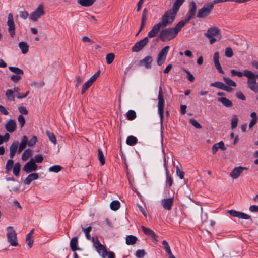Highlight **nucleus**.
<instances>
[{"label": "nucleus", "instance_id": "1", "mask_svg": "<svg viewBox=\"0 0 258 258\" xmlns=\"http://www.w3.org/2000/svg\"><path fill=\"white\" fill-rule=\"evenodd\" d=\"M185 0H175L172 8L166 11L161 18V21L155 24L148 33V37H154L159 32L161 28L165 27L173 23L180 6Z\"/></svg>", "mask_w": 258, "mask_h": 258}, {"label": "nucleus", "instance_id": "2", "mask_svg": "<svg viewBox=\"0 0 258 258\" xmlns=\"http://www.w3.org/2000/svg\"><path fill=\"white\" fill-rule=\"evenodd\" d=\"M185 25V22L181 21L174 27L166 28L162 30L159 35L160 40L163 42L169 41L174 38L178 32Z\"/></svg>", "mask_w": 258, "mask_h": 258}, {"label": "nucleus", "instance_id": "3", "mask_svg": "<svg viewBox=\"0 0 258 258\" xmlns=\"http://www.w3.org/2000/svg\"><path fill=\"white\" fill-rule=\"evenodd\" d=\"M158 99V102L157 106L158 113L160 116L161 124H162L164 118V107L165 101L163 97L162 88L161 86L159 87Z\"/></svg>", "mask_w": 258, "mask_h": 258}, {"label": "nucleus", "instance_id": "4", "mask_svg": "<svg viewBox=\"0 0 258 258\" xmlns=\"http://www.w3.org/2000/svg\"><path fill=\"white\" fill-rule=\"evenodd\" d=\"M213 7L214 6L211 2L205 4L201 9L198 10L197 15V17L203 18L207 17L212 11Z\"/></svg>", "mask_w": 258, "mask_h": 258}, {"label": "nucleus", "instance_id": "5", "mask_svg": "<svg viewBox=\"0 0 258 258\" xmlns=\"http://www.w3.org/2000/svg\"><path fill=\"white\" fill-rule=\"evenodd\" d=\"M7 237L8 242L12 246L18 245L17 233L13 227L9 226L7 228Z\"/></svg>", "mask_w": 258, "mask_h": 258}, {"label": "nucleus", "instance_id": "6", "mask_svg": "<svg viewBox=\"0 0 258 258\" xmlns=\"http://www.w3.org/2000/svg\"><path fill=\"white\" fill-rule=\"evenodd\" d=\"M9 69L15 74L12 75L11 76V80L14 82H18L22 78V76L24 74L23 71L16 67H9Z\"/></svg>", "mask_w": 258, "mask_h": 258}, {"label": "nucleus", "instance_id": "7", "mask_svg": "<svg viewBox=\"0 0 258 258\" xmlns=\"http://www.w3.org/2000/svg\"><path fill=\"white\" fill-rule=\"evenodd\" d=\"M169 49V46H166L159 52L157 59V63L158 66H161L165 61Z\"/></svg>", "mask_w": 258, "mask_h": 258}, {"label": "nucleus", "instance_id": "8", "mask_svg": "<svg viewBox=\"0 0 258 258\" xmlns=\"http://www.w3.org/2000/svg\"><path fill=\"white\" fill-rule=\"evenodd\" d=\"M149 38L150 37L148 36L136 42L132 47V51L134 52H138L141 51L149 42Z\"/></svg>", "mask_w": 258, "mask_h": 258}, {"label": "nucleus", "instance_id": "9", "mask_svg": "<svg viewBox=\"0 0 258 258\" xmlns=\"http://www.w3.org/2000/svg\"><path fill=\"white\" fill-rule=\"evenodd\" d=\"M45 13L44 10V7L42 5H39L37 8L31 13L30 15V19L35 22L38 20V19L42 15H43Z\"/></svg>", "mask_w": 258, "mask_h": 258}, {"label": "nucleus", "instance_id": "10", "mask_svg": "<svg viewBox=\"0 0 258 258\" xmlns=\"http://www.w3.org/2000/svg\"><path fill=\"white\" fill-rule=\"evenodd\" d=\"M7 24L8 26V32L10 36L13 38L15 35V25L14 22L13 16L11 13L8 14Z\"/></svg>", "mask_w": 258, "mask_h": 258}, {"label": "nucleus", "instance_id": "11", "mask_svg": "<svg viewBox=\"0 0 258 258\" xmlns=\"http://www.w3.org/2000/svg\"><path fill=\"white\" fill-rule=\"evenodd\" d=\"M189 7V9L187 14V17L184 21V22H185V24L189 22L194 18L196 13L197 6L194 1H192L190 2Z\"/></svg>", "mask_w": 258, "mask_h": 258}, {"label": "nucleus", "instance_id": "12", "mask_svg": "<svg viewBox=\"0 0 258 258\" xmlns=\"http://www.w3.org/2000/svg\"><path fill=\"white\" fill-rule=\"evenodd\" d=\"M37 169V165L35 163L33 158H31L29 162L26 163L23 167V170L27 173L35 171Z\"/></svg>", "mask_w": 258, "mask_h": 258}, {"label": "nucleus", "instance_id": "13", "mask_svg": "<svg viewBox=\"0 0 258 258\" xmlns=\"http://www.w3.org/2000/svg\"><path fill=\"white\" fill-rule=\"evenodd\" d=\"M204 35L207 38H211L214 36L220 35V30L217 27H212L207 30L206 33ZM221 38V36L219 37V39Z\"/></svg>", "mask_w": 258, "mask_h": 258}, {"label": "nucleus", "instance_id": "14", "mask_svg": "<svg viewBox=\"0 0 258 258\" xmlns=\"http://www.w3.org/2000/svg\"><path fill=\"white\" fill-rule=\"evenodd\" d=\"M92 241L94 244V246L98 252H99L100 251H102V255L103 256H104L105 255L107 254V251L106 247L104 245L101 244L97 238L95 239L94 238H93Z\"/></svg>", "mask_w": 258, "mask_h": 258}, {"label": "nucleus", "instance_id": "15", "mask_svg": "<svg viewBox=\"0 0 258 258\" xmlns=\"http://www.w3.org/2000/svg\"><path fill=\"white\" fill-rule=\"evenodd\" d=\"M231 216L243 219H250L251 216L246 213L237 211L235 210H230L228 212Z\"/></svg>", "mask_w": 258, "mask_h": 258}, {"label": "nucleus", "instance_id": "16", "mask_svg": "<svg viewBox=\"0 0 258 258\" xmlns=\"http://www.w3.org/2000/svg\"><path fill=\"white\" fill-rule=\"evenodd\" d=\"M153 61V59L151 56H147L143 59L139 61V66H144L146 69H149L151 68V63Z\"/></svg>", "mask_w": 258, "mask_h": 258}, {"label": "nucleus", "instance_id": "17", "mask_svg": "<svg viewBox=\"0 0 258 258\" xmlns=\"http://www.w3.org/2000/svg\"><path fill=\"white\" fill-rule=\"evenodd\" d=\"M173 198L163 199L161 200V205L163 208L165 210H171L173 205Z\"/></svg>", "mask_w": 258, "mask_h": 258}, {"label": "nucleus", "instance_id": "18", "mask_svg": "<svg viewBox=\"0 0 258 258\" xmlns=\"http://www.w3.org/2000/svg\"><path fill=\"white\" fill-rule=\"evenodd\" d=\"M247 169V168L246 167H243L241 166L235 167L230 173V176L233 179H237L243 170H246Z\"/></svg>", "mask_w": 258, "mask_h": 258}, {"label": "nucleus", "instance_id": "19", "mask_svg": "<svg viewBox=\"0 0 258 258\" xmlns=\"http://www.w3.org/2000/svg\"><path fill=\"white\" fill-rule=\"evenodd\" d=\"M219 59V54L218 52H215L213 56V61L214 62L215 66L220 73L223 74L224 72L222 69Z\"/></svg>", "mask_w": 258, "mask_h": 258}, {"label": "nucleus", "instance_id": "20", "mask_svg": "<svg viewBox=\"0 0 258 258\" xmlns=\"http://www.w3.org/2000/svg\"><path fill=\"white\" fill-rule=\"evenodd\" d=\"M16 126L15 121L13 119H10L6 124L5 128L7 131L12 133L16 130Z\"/></svg>", "mask_w": 258, "mask_h": 258}, {"label": "nucleus", "instance_id": "21", "mask_svg": "<svg viewBox=\"0 0 258 258\" xmlns=\"http://www.w3.org/2000/svg\"><path fill=\"white\" fill-rule=\"evenodd\" d=\"M38 177V175L36 173L30 174L24 180V183L25 185H29L32 181L37 179Z\"/></svg>", "mask_w": 258, "mask_h": 258}, {"label": "nucleus", "instance_id": "22", "mask_svg": "<svg viewBox=\"0 0 258 258\" xmlns=\"http://www.w3.org/2000/svg\"><path fill=\"white\" fill-rule=\"evenodd\" d=\"M78 243V238L77 236L72 238L70 242V247L71 250L75 252L76 250H80L81 249L77 246Z\"/></svg>", "mask_w": 258, "mask_h": 258}, {"label": "nucleus", "instance_id": "23", "mask_svg": "<svg viewBox=\"0 0 258 258\" xmlns=\"http://www.w3.org/2000/svg\"><path fill=\"white\" fill-rule=\"evenodd\" d=\"M19 143L18 141L14 142L10 147V156L11 158H13L18 149Z\"/></svg>", "mask_w": 258, "mask_h": 258}, {"label": "nucleus", "instance_id": "24", "mask_svg": "<svg viewBox=\"0 0 258 258\" xmlns=\"http://www.w3.org/2000/svg\"><path fill=\"white\" fill-rule=\"evenodd\" d=\"M27 142V137L25 135L23 136L18 148V152L19 153H20L26 148L27 144H28Z\"/></svg>", "mask_w": 258, "mask_h": 258}, {"label": "nucleus", "instance_id": "25", "mask_svg": "<svg viewBox=\"0 0 258 258\" xmlns=\"http://www.w3.org/2000/svg\"><path fill=\"white\" fill-rule=\"evenodd\" d=\"M218 101L221 102L226 107H230L233 105L231 100L224 97L218 98Z\"/></svg>", "mask_w": 258, "mask_h": 258}, {"label": "nucleus", "instance_id": "26", "mask_svg": "<svg viewBox=\"0 0 258 258\" xmlns=\"http://www.w3.org/2000/svg\"><path fill=\"white\" fill-rule=\"evenodd\" d=\"M32 155V150L30 149H27L25 150L24 152L23 153L22 156H21V159L23 161H27L29 157Z\"/></svg>", "mask_w": 258, "mask_h": 258}, {"label": "nucleus", "instance_id": "27", "mask_svg": "<svg viewBox=\"0 0 258 258\" xmlns=\"http://www.w3.org/2000/svg\"><path fill=\"white\" fill-rule=\"evenodd\" d=\"M18 46L21 50V52L23 54H26L28 52L29 46L26 42L23 41L20 42L19 43Z\"/></svg>", "mask_w": 258, "mask_h": 258}, {"label": "nucleus", "instance_id": "28", "mask_svg": "<svg viewBox=\"0 0 258 258\" xmlns=\"http://www.w3.org/2000/svg\"><path fill=\"white\" fill-rule=\"evenodd\" d=\"M137 142L138 139L136 137L133 135H130L127 138L126 143L128 145L134 146L137 143Z\"/></svg>", "mask_w": 258, "mask_h": 258}, {"label": "nucleus", "instance_id": "29", "mask_svg": "<svg viewBox=\"0 0 258 258\" xmlns=\"http://www.w3.org/2000/svg\"><path fill=\"white\" fill-rule=\"evenodd\" d=\"M138 240L137 237L134 235H128L126 237V243L127 245H133L135 244Z\"/></svg>", "mask_w": 258, "mask_h": 258}, {"label": "nucleus", "instance_id": "30", "mask_svg": "<svg viewBox=\"0 0 258 258\" xmlns=\"http://www.w3.org/2000/svg\"><path fill=\"white\" fill-rule=\"evenodd\" d=\"M96 0H78V3L84 7L92 6Z\"/></svg>", "mask_w": 258, "mask_h": 258}, {"label": "nucleus", "instance_id": "31", "mask_svg": "<svg viewBox=\"0 0 258 258\" xmlns=\"http://www.w3.org/2000/svg\"><path fill=\"white\" fill-rule=\"evenodd\" d=\"M21 169V165L20 163L17 162L16 163L13 167V172L15 176H18L19 175V173Z\"/></svg>", "mask_w": 258, "mask_h": 258}, {"label": "nucleus", "instance_id": "32", "mask_svg": "<svg viewBox=\"0 0 258 258\" xmlns=\"http://www.w3.org/2000/svg\"><path fill=\"white\" fill-rule=\"evenodd\" d=\"M120 202L117 200H114L111 202L110 207L112 210L116 211L120 208Z\"/></svg>", "mask_w": 258, "mask_h": 258}, {"label": "nucleus", "instance_id": "33", "mask_svg": "<svg viewBox=\"0 0 258 258\" xmlns=\"http://www.w3.org/2000/svg\"><path fill=\"white\" fill-rule=\"evenodd\" d=\"M98 157L100 164L103 165L105 164V160L102 151L100 148L98 149Z\"/></svg>", "mask_w": 258, "mask_h": 258}, {"label": "nucleus", "instance_id": "34", "mask_svg": "<svg viewBox=\"0 0 258 258\" xmlns=\"http://www.w3.org/2000/svg\"><path fill=\"white\" fill-rule=\"evenodd\" d=\"M46 134L47 135V136L49 138V139L51 141L52 143H53L54 144H56V139L55 135L53 133L50 132L48 130H46Z\"/></svg>", "mask_w": 258, "mask_h": 258}, {"label": "nucleus", "instance_id": "35", "mask_svg": "<svg viewBox=\"0 0 258 258\" xmlns=\"http://www.w3.org/2000/svg\"><path fill=\"white\" fill-rule=\"evenodd\" d=\"M6 96L7 99L10 101L15 100V96L14 95V91L12 89H8L6 92Z\"/></svg>", "mask_w": 258, "mask_h": 258}, {"label": "nucleus", "instance_id": "36", "mask_svg": "<svg viewBox=\"0 0 258 258\" xmlns=\"http://www.w3.org/2000/svg\"><path fill=\"white\" fill-rule=\"evenodd\" d=\"M211 86L216 87L220 89L224 90V87L225 86V84L219 81L215 82L214 83H212L210 84Z\"/></svg>", "mask_w": 258, "mask_h": 258}, {"label": "nucleus", "instance_id": "37", "mask_svg": "<svg viewBox=\"0 0 258 258\" xmlns=\"http://www.w3.org/2000/svg\"><path fill=\"white\" fill-rule=\"evenodd\" d=\"M13 158H11L9 159L6 163V172L7 173H8L10 172L13 167V164H14V161L12 160Z\"/></svg>", "mask_w": 258, "mask_h": 258}, {"label": "nucleus", "instance_id": "38", "mask_svg": "<svg viewBox=\"0 0 258 258\" xmlns=\"http://www.w3.org/2000/svg\"><path fill=\"white\" fill-rule=\"evenodd\" d=\"M81 228H82V231L84 232V233L85 234V236H86V238L88 240H90L91 239V236L90 235V232L92 230V227L91 226H88V227H87L86 228H84L82 226Z\"/></svg>", "mask_w": 258, "mask_h": 258}, {"label": "nucleus", "instance_id": "39", "mask_svg": "<svg viewBox=\"0 0 258 258\" xmlns=\"http://www.w3.org/2000/svg\"><path fill=\"white\" fill-rule=\"evenodd\" d=\"M223 79L225 83L227 85V86L234 87L236 86V83L231 79L227 78L226 77H223Z\"/></svg>", "mask_w": 258, "mask_h": 258}, {"label": "nucleus", "instance_id": "40", "mask_svg": "<svg viewBox=\"0 0 258 258\" xmlns=\"http://www.w3.org/2000/svg\"><path fill=\"white\" fill-rule=\"evenodd\" d=\"M238 122V118H237V116L236 115H233L231 121V128L232 130H234L236 128L237 126Z\"/></svg>", "mask_w": 258, "mask_h": 258}, {"label": "nucleus", "instance_id": "41", "mask_svg": "<svg viewBox=\"0 0 258 258\" xmlns=\"http://www.w3.org/2000/svg\"><path fill=\"white\" fill-rule=\"evenodd\" d=\"M147 15H148V10L146 8H145L143 10V14L142 16V20H141V24H142V26L143 25H146V22L147 19Z\"/></svg>", "mask_w": 258, "mask_h": 258}, {"label": "nucleus", "instance_id": "42", "mask_svg": "<svg viewBox=\"0 0 258 258\" xmlns=\"http://www.w3.org/2000/svg\"><path fill=\"white\" fill-rule=\"evenodd\" d=\"M126 117L129 120H133L136 118V113L135 111L130 110L126 113Z\"/></svg>", "mask_w": 258, "mask_h": 258}, {"label": "nucleus", "instance_id": "43", "mask_svg": "<svg viewBox=\"0 0 258 258\" xmlns=\"http://www.w3.org/2000/svg\"><path fill=\"white\" fill-rule=\"evenodd\" d=\"M61 169H62V167L60 165H55L51 166L49 168V171L52 172H54V173H58V172L61 171Z\"/></svg>", "mask_w": 258, "mask_h": 258}, {"label": "nucleus", "instance_id": "44", "mask_svg": "<svg viewBox=\"0 0 258 258\" xmlns=\"http://www.w3.org/2000/svg\"><path fill=\"white\" fill-rule=\"evenodd\" d=\"M115 57V55L112 53H108L106 56V62L108 64H111Z\"/></svg>", "mask_w": 258, "mask_h": 258}, {"label": "nucleus", "instance_id": "45", "mask_svg": "<svg viewBox=\"0 0 258 258\" xmlns=\"http://www.w3.org/2000/svg\"><path fill=\"white\" fill-rule=\"evenodd\" d=\"M26 242L29 248H31L33 244V236L27 235L26 237Z\"/></svg>", "mask_w": 258, "mask_h": 258}, {"label": "nucleus", "instance_id": "46", "mask_svg": "<svg viewBox=\"0 0 258 258\" xmlns=\"http://www.w3.org/2000/svg\"><path fill=\"white\" fill-rule=\"evenodd\" d=\"M146 254V252L144 249H139L138 250L136 253L135 256L137 258H143Z\"/></svg>", "mask_w": 258, "mask_h": 258}, {"label": "nucleus", "instance_id": "47", "mask_svg": "<svg viewBox=\"0 0 258 258\" xmlns=\"http://www.w3.org/2000/svg\"><path fill=\"white\" fill-rule=\"evenodd\" d=\"M189 123L193 125L197 129H201L202 128V126L201 124L198 122L197 120L194 119H190L189 120Z\"/></svg>", "mask_w": 258, "mask_h": 258}, {"label": "nucleus", "instance_id": "48", "mask_svg": "<svg viewBox=\"0 0 258 258\" xmlns=\"http://www.w3.org/2000/svg\"><path fill=\"white\" fill-rule=\"evenodd\" d=\"M231 75L232 77L235 76H237L239 77H242L243 75V72L242 73L240 71H238L235 70H231L230 71Z\"/></svg>", "mask_w": 258, "mask_h": 258}, {"label": "nucleus", "instance_id": "49", "mask_svg": "<svg viewBox=\"0 0 258 258\" xmlns=\"http://www.w3.org/2000/svg\"><path fill=\"white\" fill-rule=\"evenodd\" d=\"M18 121L20 125V128H22L25 123V119L22 115H20L18 117Z\"/></svg>", "mask_w": 258, "mask_h": 258}, {"label": "nucleus", "instance_id": "50", "mask_svg": "<svg viewBox=\"0 0 258 258\" xmlns=\"http://www.w3.org/2000/svg\"><path fill=\"white\" fill-rule=\"evenodd\" d=\"M37 138L36 136H33L31 139L28 141V145L29 147L33 146L37 142Z\"/></svg>", "mask_w": 258, "mask_h": 258}, {"label": "nucleus", "instance_id": "51", "mask_svg": "<svg viewBox=\"0 0 258 258\" xmlns=\"http://www.w3.org/2000/svg\"><path fill=\"white\" fill-rule=\"evenodd\" d=\"M225 56L228 58H231L233 55L232 49L231 47H227L225 49Z\"/></svg>", "mask_w": 258, "mask_h": 258}, {"label": "nucleus", "instance_id": "52", "mask_svg": "<svg viewBox=\"0 0 258 258\" xmlns=\"http://www.w3.org/2000/svg\"><path fill=\"white\" fill-rule=\"evenodd\" d=\"M83 79L82 76H77L75 80V86L76 87L79 86L83 82Z\"/></svg>", "mask_w": 258, "mask_h": 258}, {"label": "nucleus", "instance_id": "53", "mask_svg": "<svg viewBox=\"0 0 258 258\" xmlns=\"http://www.w3.org/2000/svg\"><path fill=\"white\" fill-rule=\"evenodd\" d=\"M176 172L177 175L181 179H183L184 176V172L181 170L178 166L176 167Z\"/></svg>", "mask_w": 258, "mask_h": 258}, {"label": "nucleus", "instance_id": "54", "mask_svg": "<svg viewBox=\"0 0 258 258\" xmlns=\"http://www.w3.org/2000/svg\"><path fill=\"white\" fill-rule=\"evenodd\" d=\"M184 72L186 73V78L190 82H193L195 80V77L192 74L187 70L185 69Z\"/></svg>", "mask_w": 258, "mask_h": 258}, {"label": "nucleus", "instance_id": "55", "mask_svg": "<svg viewBox=\"0 0 258 258\" xmlns=\"http://www.w3.org/2000/svg\"><path fill=\"white\" fill-rule=\"evenodd\" d=\"M173 183V180L172 178L168 175L167 170L166 169V183L168 184L169 186H171Z\"/></svg>", "mask_w": 258, "mask_h": 258}, {"label": "nucleus", "instance_id": "56", "mask_svg": "<svg viewBox=\"0 0 258 258\" xmlns=\"http://www.w3.org/2000/svg\"><path fill=\"white\" fill-rule=\"evenodd\" d=\"M142 229L144 233L146 235H147V236H150V235L151 234V233L153 231V230H152L150 228H147V227H146L145 226H142Z\"/></svg>", "mask_w": 258, "mask_h": 258}, {"label": "nucleus", "instance_id": "57", "mask_svg": "<svg viewBox=\"0 0 258 258\" xmlns=\"http://www.w3.org/2000/svg\"><path fill=\"white\" fill-rule=\"evenodd\" d=\"M43 160V156L41 154H38L34 157V161L35 163H41Z\"/></svg>", "mask_w": 258, "mask_h": 258}, {"label": "nucleus", "instance_id": "58", "mask_svg": "<svg viewBox=\"0 0 258 258\" xmlns=\"http://www.w3.org/2000/svg\"><path fill=\"white\" fill-rule=\"evenodd\" d=\"M19 14L20 17L23 19H26L29 16V14L26 11H20Z\"/></svg>", "mask_w": 258, "mask_h": 258}, {"label": "nucleus", "instance_id": "59", "mask_svg": "<svg viewBox=\"0 0 258 258\" xmlns=\"http://www.w3.org/2000/svg\"><path fill=\"white\" fill-rule=\"evenodd\" d=\"M18 110L19 112L24 115H27L28 113V111L27 110L26 108L24 106H20L18 108Z\"/></svg>", "mask_w": 258, "mask_h": 258}, {"label": "nucleus", "instance_id": "60", "mask_svg": "<svg viewBox=\"0 0 258 258\" xmlns=\"http://www.w3.org/2000/svg\"><path fill=\"white\" fill-rule=\"evenodd\" d=\"M100 73V71L98 70L97 71L93 76H92L90 79L93 82H95V81L96 80V79L99 77Z\"/></svg>", "mask_w": 258, "mask_h": 258}, {"label": "nucleus", "instance_id": "61", "mask_svg": "<svg viewBox=\"0 0 258 258\" xmlns=\"http://www.w3.org/2000/svg\"><path fill=\"white\" fill-rule=\"evenodd\" d=\"M236 97L239 99H241L242 100H245L246 99V97L245 96L243 95V94L241 92H237L236 93Z\"/></svg>", "mask_w": 258, "mask_h": 258}, {"label": "nucleus", "instance_id": "62", "mask_svg": "<svg viewBox=\"0 0 258 258\" xmlns=\"http://www.w3.org/2000/svg\"><path fill=\"white\" fill-rule=\"evenodd\" d=\"M93 83V82L89 79L84 84L83 86L88 89L92 85Z\"/></svg>", "mask_w": 258, "mask_h": 258}, {"label": "nucleus", "instance_id": "63", "mask_svg": "<svg viewBox=\"0 0 258 258\" xmlns=\"http://www.w3.org/2000/svg\"><path fill=\"white\" fill-rule=\"evenodd\" d=\"M216 145L218 146L219 149H221L222 150H225L226 149L224 146V143L223 141H220L216 143Z\"/></svg>", "mask_w": 258, "mask_h": 258}, {"label": "nucleus", "instance_id": "64", "mask_svg": "<svg viewBox=\"0 0 258 258\" xmlns=\"http://www.w3.org/2000/svg\"><path fill=\"white\" fill-rule=\"evenodd\" d=\"M249 210L252 212H258V206L256 205H251L249 207Z\"/></svg>", "mask_w": 258, "mask_h": 258}]
</instances>
